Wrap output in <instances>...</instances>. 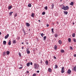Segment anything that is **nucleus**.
Segmentation results:
<instances>
[{"mask_svg":"<svg viewBox=\"0 0 76 76\" xmlns=\"http://www.w3.org/2000/svg\"><path fill=\"white\" fill-rule=\"evenodd\" d=\"M12 43L13 44H16V40H13Z\"/></svg>","mask_w":76,"mask_h":76,"instance_id":"b1692460","label":"nucleus"},{"mask_svg":"<svg viewBox=\"0 0 76 76\" xmlns=\"http://www.w3.org/2000/svg\"><path fill=\"white\" fill-rule=\"evenodd\" d=\"M30 30H31V29H29V31H30Z\"/></svg>","mask_w":76,"mask_h":76,"instance_id":"bf43d9fd","label":"nucleus"},{"mask_svg":"<svg viewBox=\"0 0 76 76\" xmlns=\"http://www.w3.org/2000/svg\"><path fill=\"white\" fill-rule=\"evenodd\" d=\"M41 61H42V60H41Z\"/></svg>","mask_w":76,"mask_h":76,"instance_id":"052dcab7","label":"nucleus"},{"mask_svg":"<svg viewBox=\"0 0 76 76\" xmlns=\"http://www.w3.org/2000/svg\"><path fill=\"white\" fill-rule=\"evenodd\" d=\"M13 13V12H10L9 13L10 15H12V13Z\"/></svg>","mask_w":76,"mask_h":76,"instance_id":"cd10ccee","label":"nucleus"},{"mask_svg":"<svg viewBox=\"0 0 76 76\" xmlns=\"http://www.w3.org/2000/svg\"><path fill=\"white\" fill-rule=\"evenodd\" d=\"M26 25L27 26H30V24L28 23H26Z\"/></svg>","mask_w":76,"mask_h":76,"instance_id":"f8f14e48","label":"nucleus"},{"mask_svg":"<svg viewBox=\"0 0 76 76\" xmlns=\"http://www.w3.org/2000/svg\"><path fill=\"white\" fill-rule=\"evenodd\" d=\"M23 68V67H21L19 68V69H22Z\"/></svg>","mask_w":76,"mask_h":76,"instance_id":"79ce46f5","label":"nucleus"},{"mask_svg":"<svg viewBox=\"0 0 76 76\" xmlns=\"http://www.w3.org/2000/svg\"><path fill=\"white\" fill-rule=\"evenodd\" d=\"M10 54V52L9 51H7V54L9 55Z\"/></svg>","mask_w":76,"mask_h":76,"instance_id":"393cba45","label":"nucleus"},{"mask_svg":"<svg viewBox=\"0 0 76 76\" xmlns=\"http://www.w3.org/2000/svg\"><path fill=\"white\" fill-rule=\"evenodd\" d=\"M39 22H41V21L40 20H38Z\"/></svg>","mask_w":76,"mask_h":76,"instance_id":"5fc2aeb1","label":"nucleus"},{"mask_svg":"<svg viewBox=\"0 0 76 76\" xmlns=\"http://www.w3.org/2000/svg\"><path fill=\"white\" fill-rule=\"evenodd\" d=\"M58 68V66L56 65H55V69H57Z\"/></svg>","mask_w":76,"mask_h":76,"instance_id":"7c9ffc66","label":"nucleus"},{"mask_svg":"<svg viewBox=\"0 0 76 76\" xmlns=\"http://www.w3.org/2000/svg\"><path fill=\"white\" fill-rule=\"evenodd\" d=\"M74 57H76V54H75L74 55Z\"/></svg>","mask_w":76,"mask_h":76,"instance_id":"a18cd8bd","label":"nucleus"},{"mask_svg":"<svg viewBox=\"0 0 76 76\" xmlns=\"http://www.w3.org/2000/svg\"><path fill=\"white\" fill-rule=\"evenodd\" d=\"M67 73H68L69 75L71 74V70L70 69H68L67 71Z\"/></svg>","mask_w":76,"mask_h":76,"instance_id":"20e7f679","label":"nucleus"},{"mask_svg":"<svg viewBox=\"0 0 76 76\" xmlns=\"http://www.w3.org/2000/svg\"><path fill=\"white\" fill-rule=\"evenodd\" d=\"M19 55L20 57H21V53H19Z\"/></svg>","mask_w":76,"mask_h":76,"instance_id":"e433bc0d","label":"nucleus"},{"mask_svg":"<svg viewBox=\"0 0 76 76\" xmlns=\"http://www.w3.org/2000/svg\"><path fill=\"white\" fill-rule=\"evenodd\" d=\"M51 9H53L54 8V4H52L51 5Z\"/></svg>","mask_w":76,"mask_h":76,"instance_id":"6e6552de","label":"nucleus"},{"mask_svg":"<svg viewBox=\"0 0 76 76\" xmlns=\"http://www.w3.org/2000/svg\"><path fill=\"white\" fill-rule=\"evenodd\" d=\"M51 30L53 34H54V28H52Z\"/></svg>","mask_w":76,"mask_h":76,"instance_id":"2f4dec72","label":"nucleus"},{"mask_svg":"<svg viewBox=\"0 0 76 76\" xmlns=\"http://www.w3.org/2000/svg\"><path fill=\"white\" fill-rule=\"evenodd\" d=\"M64 15H67L68 12H67L64 11Z\"/></svg>","mask_w":76,"mask_h":76,"instance_id":"ddd939ff","label":"nucleus"},{"mask_svg":"<svg viewBox=\"0 0 76 76\" xmlns=\"http://www.w3.org/2000/svg\"><path fill=\"white\" fill-rule=\"evenodd\" d=\"M54 58H55V59H56V57H54Z\"/></svg>","mask_w":76,"mask_h":76,"instance_id":"864d4df0","label":"nucleus"},{"mask_svg":"<svg viewBox=\"0 0 76 76\" xmlns=\"http://www.w3.org/2000/svg\"><path fill=\"white\" fill-rule=\"evenodd\" d=\"M11 8H12V6H9V7H8V10H10V9Z\"/></svg>","mask_w":76,"mask_h":76,"instance_id":"f3484780","label":"nucleus"},{"mask_svg":"<svg viewBox=\"0 0 76 76\" xmlns=\"http://www.w3.org/2000/svg\"><path fill=\"white\" fill-rule=\"evenodd\" d=\"M43 35H45V34H43Z\"/></svg>","mask_w":76,"mask_h":76,"instance_id":"13d9d810","label":"nucleus"},{"mask_svg":"<svg viewBox=\"0 0 76 76\" xmlns=\"http://www.w3.org/2000/svg\"><path fill=\"white\" fill-rule=\"evenodd\" d=\"M28 7H31V4H29L28 5Z\"/></svg>","mask_w":76,"mask_h":76,"instance_id":"a878e982","label":"nucleus"},{"mask_svg":"<svg viewBox=\"0 0 76 76\" xmlns=\"http://www.w3.org/2000/svg\"><path fill=\"white\" fill-rule=\"evenodd\" d=\"M54 36L55 38H57L58 37V34H55Z\"/></svg>","mask_w":76,"mask_h":76,"instance_id":"6ab92c4d","label":"nucleus"},{"mask_svg":"<svg viewBox=\"0 0 76 76\" xmlns=\"http://www.w3.org/2000/svg\"><path fill=\"white\" fill-rule=\"evenodd\" d=\"M55 50H56L57 48V46L56 45H55L54 46V48Z\"/></svg>","mask_w":76,"mask_h":76,"instance_id":"dca6fc26","label":"nucleus"},{"mask_svg":"<svg viewBox=\"0 0 76 76\" xmlns=\"http://www.w3.org/2000/svg\"><path fill=\"white\" fill-rule=\"evenodd\" d=\"M74 24H75V23H73V25H74Z\"/></svg>","mask_w":76,"mask_h":76,"instance_id":"6e6d98bb","label":"nucleus"},{"mask_svg":"<svg viewBox=\"0 0 76 76\" xmlns=\"http://www.w3.org/2000/svg\"><path fill=\"white\" fill-rule=\"evenodd\" d=\"M73 4H74V3H73V2H71V3L70 4V5H71V6H73Z\"/></svg>","mask_w":76,"mask_h":76,"instance_id":"aec40b11","label":"nucleus"},{"mask_svg":"<svg viewBox=\"0 0 76 76\" xmlns=\"http://www.w3.org/2000/svg\"><path fill=\"white\" fill-rule=\"evenodd\" d=\"M9 34H7V35L5 37V39H7V38L9 37Z\"/></svg>","mask_w":76,"mask_h":76,"instance_id":"423d86ee","label":"nucleus"},{"mask_svg":"<svg viewBox=\"0 0 76 76\" xmlns=\"http://www.w3.org/2000/svg\"><path fill=\"white\" fill-rule=\"evenodd\" d=\"M22 44H23V42H22L21 43Z\"/></svg>","mask_w":76,"mask_h":76,"instance_id":"603ef678","label":"nucleus"},{"mask_svg":"<svg viewBox=\"0 0 76 76\" xmlns=\"http://www.w3.org/2000/svg\"><path fill=\"white\" fill-rule=\"evenodd\" d=\"M17 15H18V14L17 13H16L14 15V16L15 17H15H16V16H17Z\"/></svg>","mask_w":76,"mask_h":76,"instance_id":"72a5a7b5","label":"nucleus"},{"mask_svg":"<svg viewBox=\"0 0 76 76\" xmlns=\"http://www.w3.org/2000/svg\"><path fill=\"white\" fill-rule=\"evenodd\" d=\"M40 35H41L42 37H43V33H42L41 34H40Z\"/></svg>","mask_w":76,"mask_h":76,"instance_id":"f704fd0d","label":"nucleus"},{"mask_svg":"<svg viewBox=\"0 0 76 76\" xmlns=\"http://www.w3.org/2000/svg\"><path fill=\"white\" fill-rule=\"evenodd\" d=\"M1 33L0 32V35H1Z\"/></svg>","mask_w":76,"mask_h":76,"instance_id":"3c124183","label":"nucleus"},{"mask_svg":"<svg viewBox=\"0 0 76 76\" xmlns=\"http://www.w3.org/2000/svg\"><path fill=\"white\" fill-rule=\"evenodd\" d=\"M36 75H37V74H34L33 75V76H36Z\"/></svg>","mask_w":76,"mask_h":76,"instance_id":"4c0bfd02","label":"nucleus"},{"mask_svg":"<svg viewBox=\"0 0 76 76\" xmlns=\"http://www.w3.org/2000/svg\"><path fill=\"white\" fill-rule=\"evenodd\" d=\"M40 63H41V64H42V61H41L40 62Z\"/></svg>","mask_w":76,"mask_h":76,"instance_id":"09e8293b","label":"nucleus"},{"mask_svg":"<svg viewBox=\"0 0 76 76\" xmlns=\"http://www.w3.org/2000/svg\"><path fill=\"white\" fill-rule=\"evenodd\" d=\"M72 36L73 37H75V33L73 34H72Z\"/></svg>","mask_w":76,"mask_h":76,"instance_id":"c85d7f7f","label":"nucleus"},{"mask_svg":"<svg viewBox=\"0 0 76 76\" xmlns=\"http://www.w3.org/2000/svg\"><path fill=\"white\" fill-rule=\"evenodd\" d=\"M26 73H29V72L28 71H27Z\"/></svg>","mask_w":76,"mask_h":76,"instance_id":"37998d69","label":"nucleus"},{"mask_svg":"<svg viewBox=\"0 0 76 76\" xmlns=\"http://www.w3.org/2000/svg\"><path fill=\"white\" fill-rule=\"evenodd\" d=\"M37 73H39V70L37 71Z\"/></svg>","mask_w":76,"mask_h":76,"instance_id":"c03bdc74","label":"nucleus"},{"mask_svg":"<svg viewBox=\"0 0 76 76\" xmlns=\"http://www.w3.org/2000/svg\"><path fill=\"white\" fill-rule=\"evenodd\" d=\"M68 42H71V39L70 38H68Z\"/></svg>","mask_w":76,"mask_h":76,"instance_id":"bb28decb","label":"nucleus"},{"mask_svg":"<svg viewBox=\"0 0 76 76\" xmlns=\"http://www.w3.org/2000/svg\"><path fill=\"white\" fill-rule=\"evenodd\" d=\"M48 71L49 72H52V70L50 68H49L48 69Z\"/></svg>","mask_w":76,"mask_h":76,"instance_id":"0eeeda50","label":"nucleus"},{"mask_svg":"<svg viewBox=\"0 0 76 76\" xmlns=\"http://www.w3.org/2000/svg\"><path fill=\"white\" fill-rule=\"evenodd\" d=\"M3 44L4 45H6V41H3Z\"/></svg>","mask_w":76,"mask_h":76,"instance_id":"9d476101","label":"nucleus"},{"mask_svg":"<svg viewBox=\"0 0 76 76\" xmlns=\"http://www.w3.org/2000/svg\"><path fill=\"white\" fill-rule=\"evenodd\" d=\"M45 64H46V65H48V61H46L45 62Z\"/></svg>","mask_w":76,"mask_h":76,"instance_id":"9b49d317","label":"nucleus"},{"mask_svg":"<svg viewBox=\"0 0 76 76\" xmlns=\"http://www.w3.org/2000/svg\"><path fill=\"white\" fill-rule=\"evenodd\" d=\"M22 49H24V48H23V47H22Z\"/></svg>","mask_w":76,"mask_h":76,"instance_id":"8fccbe9b","label":"nucleus"},{"mask_svg":"<svg viewBox=\"0 0 76 76\" xmlns=\"http://www.w3.org/2000/svg\"><path fill=\"white\" fill-rule=\"evenodd\" d=\"M54 57H55V56H54Z\"/></svg>","mask_w":76,"mask_h":76,"instance_id":"e2e57ef3","label":"nucleus"},{"mask_svg":"<svg viewBox=\"0 0 76 76\" xmlns=\"http://www.w3.org/2000/svg\"><path fill=\"white\" fill-rule=\"evenodd\" d=\"M73 41H74V42H76V39H73Z\"/></svg>","mask_w":76,"mask_h":76,"instance_id":"58836bf2","label":"nucleus"},{"mask_svg":"<svg viewBox=\"0 0 76 76\" xmlns=\"http://www.w3.org/2000/svg\"><path fill=\"white\" fill-rule=\"evenodd\" d=\"M29 50V48H28L26 50L27 54H29L30 53V51Z\"/></svg>","mask_w":76,"mask_h":76,"instance_id":"39448f33","label":"nucleus"},{"mask_svg":"<svg viewBox=\"0 0 76 76\" xmlns=\"http://www.w3.org/2000/svg\"><path fill=\"white\" fill-rule=\"evenodd\" d=\"M31 16H32V18H34V13H32L31 14Z\"/></svg>","mask_w":76,"mask_h":76,"instance_id":"412c9836","label":"nucleus"},{"mask_svg":"<svg viewBox=\"0 0 76 76\" xmlns=\"http://www.w3.org/2000/svg\"><path fill=\"white\" fill-rule=\"evenodd\" d=\"M73 48L72 47H70V50H73Z\"/></svg>","mask_w":76,"mask_h":76,"instance_id":"c9c22d12","label":"nucleus"},{"mask_svg":"<svg viewBox=\"0 0 76 76\" xmlns=\"http://www.w3.org/2000/svg\"><path fill=\"white\" fill-rule=\"evenodd\" d=\"M34 69H38L39 68V65L38 64H37L36 63L34 64Z\"/></svg>","mask_w":76,"mask_h":76,"instance_id":"f03ea898","label":"nucleus"},{"mask_svg":"<svg viewBox=\"0 0 76 76\" xmlns=\"http://www.w3.org/2000/svg\"><path fill=\"white\" fill-rule=\"evenodd\" d=\"M20 66H22V65H20Z\"/></svg>","mask_w":76,"mask_h":76,"instance_id":"680f3d73","label":"nucleus"},{"mask_svg":"<svg viewBox=\"0 0 76 76\" xmlns=\"http://www.w3.org/2000/svg\"><path fill=\"white\" fill-rule=\"evenodd\" d=\"M47 38V37L46 36H44V37H43V39H43V40L44 41H45V39H46V38Z\"/></svg>","mask_w":76,"mask_h":76,"instance_id":"5701e85b","label":"nucleus"},{"mask_svg":"<svg viewBox=\"0 0 76 76\" xmlns=\"http://www.w3.org/2000/svg\"><path fill=\"white\" fill-rule=\"evenodd\" d=\"M32 62H31V63H30V65H32Z\"/></svg>","mask_w":76,"mask_h":76,"instance_id":"49530a36","label":"nucleus"},{"mask_svg":"<svg viewBox=\"0 0 76 76\" xmlns=\"http://www.w3.org/2000/svg\"><path fill=\"white\" fill-rule=\"evenodd\" d=\"M26 65L28 67H29V66L30 65V63L29 62V63H27Z\"/></svg>","mask_w":76,"mask_h":76,"instance_id":"a211bd4d","label":"nucleus"},{"mask_svg":"<svg viewBox=\"0 0 76 76\" xmlns=\"http://www.w3.org/2000/svg\"><path fill=\"white\" fill-rule=\"evenodd\" d=\"M61 9H63L64 10H67L69 9V8L68 6H66L65 7L63 5V7H61Z\"/></svg>","mask_w":76,"mask_h":76,"instance_id":"f257e3e1","label":"nucleus"},{"mask_svg":"<svg viewBox=\"0 0 76 76\" xmlns=\"http://www.w3.org/2000/svg\"><path fill=\"white\" fill-rule=\"evenodd\" d=\"M3 56H5V55H6V52H3Z\"/></svg>","mask_w":76,"mask_h":76,"instance_id":"4be33fe9","label":"nucleus"},{"mask_svg":"<svg viewBox=\"0 0 76 76\" xmlns=\"http://www.w3.org/2000/svg\"><path fill=\"white\" fill-rule=\"evenodd\" d=\"M8 45H11V41H10V40H9V42H8Z\"/></svg>","mask_w":76,"mask_h":76,"instance_id":"2eb2a0df","label":"nucleus"},{"mask_svg":"<svg viewBox=\"0 0 76 76\" xmlns=\"http://www.w3.org/2000/svg\"><path fill=\"white\" fill-rule=\"evenodd\" d=\"M61 52L62 53H64V50L61 49Z\"/></svg>","mask_w":76,"mask_h":76,"instance_id":"4468645a","label":"nucleus"},{"mask_svg":"<svg viewBox=\"0 0 76 76\" xmlns=\"http://www.w3.org/2000/svg\"><path fill=\"white\" fill-rule=\"evenodd\" d=\"M61 73H64V67H62V69H61Z\"/></svg>","mask_w":76,"mask_h":76,"instance_id":"7ed1b4c3","label":"nucleus"},{"mask_svg":"<svg viewBox=\"0 0 76 76\" xmlns=\"http://www.w3.org/2000/svg\"><path fill=\"white\" fill-rule=\"evenodd\" d=\"M45 12H42V15H45Z\"/></svg>","mask_w":76,"mask_h":76,"instance_id":"473e14b6","label":"nucleus"},{"mask_svg":"<svg viewBox=\"0 0 76 76\" xmlns=\"http://www.w3.org/2000/svg\"><path fill=\"white\" fill-rule=\"evenodd\" d=\"M23 33H24V35H25L26 32H25V31H24V29H23Z\"/></svg>","mask_w":76,"mask_h":76,"instance_id":"ea45409f","label":"nucleus"},{"mask_svg":"<svg viewBox=\"0 0 76 76\" xmlns=\"http://www.w3.org/2000/svg\"><path fill=\"white\" fill-rule=\"evenodd\" d=\"M46 26L47 27H48V26H49V24H46Z\"/></svg>","mask_w":76,"mask_h":76,"instance_id":"a19ab883","label":"nucleus"},{"mask_svg":"<svg viewBox=\"0 0 76 76\" xmlns=\"http://www.w3.org/2000/svg\"><path fill=\"white\" fill-rule=\"evenodd\" d=\"M61 1H62V0H61Z\"/></svg>","mask_w":76,"mask_h":76,"instance_id":"4d7b16f0","label":"nucleus"},{"mask_svg":"<svg viewBox=\"0 0 76 76\" xmlns=\"http://www.w3.org/2000/svg\"><path fill=\"white\" fill-rule=\"evenodd\" d=\"M58 42L59 44H62V42H61V40H59L58 41Z\"/></svg>","mask_w":76,"mask_h":76,"instance_id":"1a4fd4ad","label":"nucleus"},{"mask_svg":"<svg viewBox=\"0 0 76 76\" xmlns=\"http://www.w3.org/2000/svg\"><path fill=\"white\" fill-rule=\"evenodd\" d=\"M45 10H47L48 9V7L47 6H46L45 7Z\"/></svg>","mask_w":76,"mask_h":76,"instance_id":"c756f323","label":"nucleus"},{"mask_svg":"<svg viewBox=\"0 0 76 76\" xmlns=\"http://www.w3.org/2000/svg\"><path fill=\"white\" fill-rule=\"evenodd\" d=\"M28 44H29L28 42H26V44H27V45H28Z\"/></svg>","mask_w":76,"mask_h":76,"instance_id":"de8ad7c7","label":"nucleus"}]
</instances>
